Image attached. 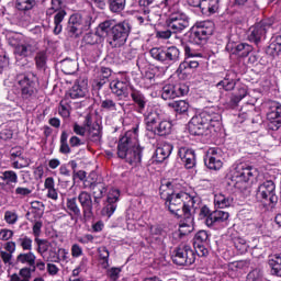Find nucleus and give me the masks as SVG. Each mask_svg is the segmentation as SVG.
<instances>
[{
    "mask_svg": "<svg viewBox=\"0 0 281 281\" xmlns=\"http://www.w3.org/2000/svg\"><path fill=\"white\" fill-rule=\"evenodd\" d=\"M166 188L168 190H164L160 196L165 200V207L168 209L170 214L181 217L188 212H196L199 210L201 199L196 196V193H188L183 189L175 187L172 182H168Z\"/></svg>",
    "mask_w": 281,
    "mask_h": 281,
    "instance_id": "nucleus-1",
    "label": "nucleus"
},
{
    "mask_svg": "<svg viewBox=\"0 0 281 281\" xmlns=\"http://www.w3.org/2000/svg\"><path fill=\"white\" fill-rule=\"evenodd\" d=\"M97 34L100 38L108 36V43L112 48L124 47L131 34V23L105 20L98 25Z\"/></svg>",
    "mask_w": 281,
    "mask_h": 281,
    "instance_id": "nucleus-2",
    "label": "nucleus"
},
{
    "mask_svg": "<svg viewBox=\"0 0 281 281\" xmlns=\"http://www.w3.org/2000/svg\"><path fill=\"white\" fill-rule=\"evenodd\" d=\"M117 155L120 159H125L130 166L142 164V147L137 140L135 132H126L119 140Z\"/></svg>",
    "mask_w": 281,
    "mask_h": 281,
    "instance_id": "nucleus-3",
    "label": "nucleus"
},
{
    "mask_svg": "<svg viewBox=\"0 0 281 281\" xmlns=\"http://www.w3.org/2000/svg\"><path fill=\"white\" fill-rule=\"evenodd\" d=\"M218 126H221V114L214 108H209L193 116L189 123L192 135H205L206 131H212Z\"/></svg>",
    "mask_w": 281,
    "mask_h": 281,
    "instance_id": "nucleus-4",
    "label": "nucleus"
},
{
    "mask_svg": "<svg viewBox=\"0 0 281 281\" xmlns=\"http://www.w3.org/2000/svg\"><path fill=\"white\" fill-rule=\"evenodd\" d=\"M258 177V169L248 162H236L232 175V183L239 192L249 190L251 181Z\"/></svg>",
    "mask_w": 281,
    "mask_h": 281,
    "instance_id": "nucleus-5",
    "label": "nucleus"
},
{
    "mask_svg": "<svg viewBox=\"0 0 281 281\" xmlns=\"http://www.w3.org/2000/svg\"><path fill=\"white\" fill-rule=\"evenodd\" d=\"M8 44L13 47V54L15 56L16 63H27V58H32L36 52V47L32 42L25 40V36L21 33H8L7 34Z\"/></svg>",
    "mask_w": 281,
    "mask_h": 281,
    "instance_id": "nucleus-6",
    "label": "nucleus"
},
{
    "mask_svg": "<svg viewBox=\"0 0 281 281\" xmlns=\"http://www.w3.org/2000/svg\"><path fill=\"white\" fill-rule=\"evenodd\" d=\"M147 131L155 133V135H170L172 131V123L170 121H161V114H159V110L149 109L145 114Z\"/></svg>",
    "mask_w": 281,
    "mask_h": 281,
    "instance_id": "nucleus-7",
    "label": "nucleus"
},
{
    "mask_svg": "<svg viewBox=\"0 0 281 281\" xmlns=\"http://www.w3.org/2000/svg\"><path fill=\"white\" fill-rule=\"evenodd\" d=\"M212 34H214V22H198L189 36V41L194 45H203Z\"/></svg>",
    "mask_w": 281,
    "mask_h": 281,
    "instance_id": "nucleus-8",
    "label": "nucleus"
},
{
    "mask_svg": "<svg viewBox=\"0 0 281 281\" xmlns=\"http://www.w3.org/2000/svg\"><path fill=\"white\" fill-rule=\"evenodd\" d=\"M149 54L154 60H158V63H164V65H173L179 60V56L181 52L177 46L171 47H154L149 50Z\"/></svg>",
    "mask_w": 281,
    "mask_h": 281,
    "instance_id": "nucleus-9",
    "label": "nucleus"
},
{
    "mask_svg": "<svg viewBox=\"0 0 281 281\" xmlns=\"http://www.w3.org/2000/svg\"><path fill=\"white\" fill-rule=\"evenodd\" d=\"M273 30V21L271 20H261L248 31V41L258 45L262 41L267 40V34Z\"/></svg>",
    "mask_w": 281,
    "mask_h": 281,
    "instance_id": "nucleus-10",
    "label": "nucleus"
},
{
    "mask_svg": "<svg viewBox=\"0 0 281 281\" xmlns=\"http://www.w3.org/2000/svg\"><path fill=\"white\" fill-rule=\"evenodd\" d=\"M172 260L179 267H190V265H194L196 254H194L192 247L182 244L175 249Z\"/></svg>",
    "mask_w": 281,
    "mask_h": 281,
    "instance_id": "nucleus-11",
    "label": "nucleus"
},
{
    "mask_svg": "<svg viewBox=\"0 0 281 281\" xmlns=\"http://www.w3.org/2000/svg\"><path fill=\"white\" fill-rule=\"evenodd\" d=\"M257 200L266 205H276L278 195H276V183L272 180H267L259 184L256 193Z\"/></svg>",
    "mask_w": 281,
    "mask_h": 281,
    "instance_id": "nucleus-12",
    "label": "nucleus"
},
{
    "mask_svg": "<svg viewBox=\"0 0 281 281\" xmlns=\"http://www.w3.org/2000/svg\"><path fill=\"white\" fill-rule=\"evenodd\" d=\"M167 27L177 34L183 32V30L190 27V18L179 9L176 12H171L167 19Z\"/></svg>",
    "mask_w": 281,
    "mask_h": 281,
    "instance_id": "nucleus-13",
    "label": "nucleus"
},
{
    "mask_svg": "<svg viewBox=\"0 0 281 281\" xmlns=\"http://www.w3.org/2000/svg\"><path fill=\"white\" fill-rule=\"evenodd\" d=\"M268 128L278 131L281 126V103L278 101H268L266 103Z\"/></svg>",
    "mask_w": 281,
    "mask_h": 281,
    "instance_id": "nucleus-14",
    "label": "nucleus"
},
{
    "mask_svg": "<svg viewBox=\"0 0 281 281\" xmlns=\"http://www.w3.org/2000/svg\"><path fill=\"white\" fill-rule=\"evenodd\" d=\"M89 25H91L89 18H82L78 14H75L71 15L68 21L67 31L69 36L78 38V36L82 34V30L85 27H89Z\"/></svg>",
    "mask_w": 281,
    "mask_h": 281,
    "instance_id": "nucleus-15",
    "label": "nucleus"
},
{
    "mask_svg": "<svg viewBox=\"0 0 281 281\" xmlns=\"http://www.w3.org/2000/svg\"><path fill=\"white\" fill-rule=\"evenodd\" d=\"M190 89L186 83H168L162 87L161 98L162 100H175V98H181L188 95Z\"/></svg>",
    "mask_w": 281,
    "mask_h": 281,
    "instance_id": "nucleus-16",
    "label": "nucleus"
},
{
    "mask_svg": "<svg viewBox=\"0 0 281 281\" xmlns=\"http://www.w3.org/2000/svg\"><path fill=\"white\" fill-rule=\"evenodd\" d=\"M23 100H30L36 93V75L29 74L19 80Z\"/></svg>",
    "mask_w": 281,
    "mask_h": 281,
    "instance_id": "nucleus-17",
    "label": "nucleus"
},
{
    "mask_svg": "<svg viewBox=\"0 0 281 281\" xmlns=\"http://www.w3.org/2000/svg\"><path fill=\"white\" fill-rule=\"evenodd\" d=\"M204 164L209 170L218 171L223 168V151L218 147H212L207 150Z\"/></svg>",
    "mask_w": 281,
    "mask_h": 281,
    "instance_id": "nucleus-18",
    "label": "nucleus"
},
{
    "mask_svg": "<svg viewBox=\"0 0 281 281\" xmlns=\"http://www.w3.org/2000/svg\"><path fill=\"white\" fill-rule=\"evenodd\" d=\"M36 261V254L34 251L20 252L15 258V263L22 267L20 270L29 271L32 276L34 273V262Z\"/></svg>",
    "mask_w": 281,
    "mask_h": 281,
    "instance_id": "nucleus-19",
    "label": "nucleus"
},
{
    "mask_svg": "<svg viewBox=\"0 0 281 281\" xmlns=\"http://www.w3.org/2000/svg\"><path fill=\"white\" fill-rule=\"evenodd\" d=\"M207 245H210V234L207 231H200L193 238V247L198 255L207 256Z\"/></svg>",
    "mask_w": 281,
    "mask_h": 281,
    "instance_id": "nucleus-20",
    "label": "nucleus"
},
{
    "mask_svg": "<svg viewBox=\"0 0 281 281\" xmlns=\"http://www.w3.org/2000/svg\"><path fill=\"white\" fill-rule=\"evenodd\" d=\"M1 181L0 188L3 192H12L19 183V175L14 170H5L1 172Z\"/></svg>",
    "mask_w": 281,
    "mask_h": 281,
    "instance_id": "nucleus-21",
    "label": "nucleus"
},
{
    "mask_svg": "<svg viewBox=\"0 0 281 281\" xmlns=\"http://www.w3.org/2000/svg\"><path fill=\"white\" fill-rule=\"evenodd\" d=\"M120 201V189H111L108 192L106 204L103 209V214L111 218L117 210V202Z\"/></svg>",
    "mask_w": 281,
    "mask_h": 281,
    "instance_id": "nucleus-22",
    "label": "nucleus"
},
{
    "mask_svg": "<svg viewBox=\"0 0 281 281\" xmlns=\"http://www.w3.org/2000/svg\"><path fill=\"white\" fill-rule=\"evenodd\" d=\"M183 220L179 224V231L176 232L175 236H188L194 232V212L184 213Z\"/></svg>",
    "mask_w": 281,
    "mask_h": 281,
    "instance_id": "nucleus-23",
    "label": "nucleus"
},
{
    "mask_svg": "<svg viewBox=\"0 0 281 281\" xmlns=\"http://www.w3.org/2000/svg\"><path fill=\"white\" fill-rule=\"evenodd\" d=\"M184 53L186 56H188V59L182 61L179 67L177 72L178 74H183L186 69H196L199 67V63L196 60L190 59V58H202L203 56L201 54L192 53V48L190 46L184 47Z\"/></svg>",
    "mask_w": 281,
    "mask_h": 281,
    "instance_id": "nucleus-24",
    "label": "nucleus"
},
{
    "mask_svg": "<svg viewBox=\"0 0 281 281\" xmlns=\"http://www.w3.org/2000/svg\"><path fill=\"white\" fill-rule=\"evenodd\" d=\"M85 126L88 128V137L91 142H100L102 139V127L100 123L91 121V115L86 116Z\"/></svg>",
    "mask_w": 281,
    "mask_h": 281,
    "instance_id": "nucleus-25",
    "label": "nucleus"
},
{
    "mask_svg": "<svg viewBox=\"0 0 281 281\" xmlns=\"http://www.w3.org/2000/svg\"><path fill=\"white\" fill-rule=\"evenodd\" d=\"M227 52H231V54H235V56H239L240 58H247L251 52H254V46L247 44V43H240L235 44L229 42L226 45Z\"/></svg>",
    "mask_w": 281,
    "mask_h": 281,
    "instance_id": "nucleus-26",
    "label": "nucleus"
},
{
    "mask_svg": "<svg viewBox=\"0 0 281 281\" xmlns=\"http://www.w3.org/2000/svg\"><path fill=\"white\" fill-rule=\"evenodd\" d=\"M131 98L133 100V102H135L136 104V109H137V113H140L142 115H144V119L146 120V113H148L149 109H155L150 105H148L146 108V97L138 90H132L131 91Z\"/></svg>",
    "mask_w": 281,
    "mask_h": 281,
    "instance_id": "nucleus-27",
    "label": "nucleus"
},
{
    "mask_svg": "<svg viewBox=\"0 0 281 281\" xmlns=\"http://www.w3.org/2000/svg\"><path fill=\"white\" fill-rule=\"evenodd\" d=\"M85 188H89L90 192H92L94 203L100 205V201H102L108 191L106 184L104 182H91L90 184L85 182Z\"/></svg>",
    "mask_w": 281,
    "mask_h": 281,
    "instance_id": "nucleus-28",
    "label": "nucleus"
},
{
    "mask_svg": "<svg viewBox=\"0 0 281 281\" xmlns=\"http://www.w3.org/2000/svg\"><path fill=\"white\" fill-rule=\"evenodd\" d=\"M178 157H180L181 161H183L186 168L189 170L196 166V156L190 147H180L178 150Z\"/></svg>",
    "mask_w": 281,
    "mask_h": 281,
    "instance_id": "nucleus-29",
    "label": "nucleus"
},
{
    "mask_svg": "<svg viewBox=\"0 0 281 281\" xmlns=\"http://www.w3.org/2000/svg\"><path fill=\"white\" fill-rule=\"evenodd\" d=\"M77 200L82 207L83 215L91 216V214L93 213V199L91 198V193L87 191H80Z\"/></svg>",
    "mask_w": 281,
    "mask_h": 281,
    "instance_id": "nucleus-30",
    "label": "nucleus"
},
{
    "mask_svg": "<svg viewBox=\"0 0 281 281\" xmlns=\"http://www.w3.org/2000/svg\"><path fill=\"white\" fill-rule=\"evenodd\" d=\"M229 220V213L225 211H214L205 220L207 227H214V225H223Z\"/></svg>",
    "mask_w": 281,
    "mask_h": 281,
    "instance_id": "nucleus-31",
    "label": "nucleus"
},
{
    "mask_svg": "<svg viewBox=\"0 0 281 281\" xmlns=\"http://www.w3.org/2000/svg\"><path fill=\"white\" fill-rule=\"evenodd\" d=\"M110 89L112 93H115L119 98H128L131 87L128 86V81L115 79L110 82Z\"/></svg>",
    "mask_w": 281,
    "mask_h": 281,
    "instance_id": "nucleus-32",
    "label": "nucleus"
},
{
    "mask_svg": "<svg viewBox=\"0 0 281 281\" xmlns=\"http://www.w3.org/2000/svg\"><path fill=\"white\" fill-rule=\"evenodd\" d=\"M89 93V88L87 87L86 79H79L77 83L72 86L69 90V97L72 100H78L80 98H85Z\"/></svg>",
    "mask_w": 281,
    "mask_h": 281,
    "instance_id": "nucleus-33",
    "label": "nucleus"
},
{
    "mask_svg": "<svg viewBox=\"0 0 281 281\" xmlns=\"http://www.w3.org/2000/svg\"><path fill=\"white\" fill-rule=\"evenodd\" d=\"M66 212L70 216L71 221H78L82 216L80 206L78 205V198H68L66 200Z\"/></svg>",
    "mask_w": 281,
    "mask_h": 281,
    "instance_id": "nucleus-34",
    "label": "nucleus"
},
{
    "mask_svg": "<svg viewBox=\"0 0 281 281\" xmlns=\"http://www.w3.org/2000/svg\"><path fill=\"white\" fill-rule=\"evenodd\" d=\"M214 205L220 210L232 207L234 205V196H232L229 193H223V192L215 193Z\"/></svg>",
    "mask_w": 281,
    "mask_h": 281,
    "instance_id": "nucleus-35",
    "label": "nucleus"
},
{
    "mask_svg": "<svg viewBox=\"0 0 281 281\" xmlns=\"http://www.w3.org/2000/svg\"><path fill=\"white\" fill-rule=\"evenodd\" d=\"M200 10L205 16H212L218 12V0H202Z\"/></svg>",
    "mask_w": 281,
    "mask_h": 281,
    "instance_id": "nucleus-36",
    "label": "nucleus"
},
{
    "mask_svg": "<svg viewBox=\"0 0 281 281\" xmlns=\"http://www.w3.org/2000/svg\"><path fill=\"white\" fill-rule=\"evenodd\" d=\"M172 153V145L169 143H161L156 149V161L161 164L170 157Z\"/></svg>",
    "mask_w": 281,
    "mask_h": 281,
    "instance_id": "nucleus-37",
    "label": "nucleus"
},
{
    "mask_svg": "<svg viewBox=\"0 0 281 281\" xmlns=\"http://www.w3.org/2000/svg\"><path fill=\"white\" fill-rule=\"evenodd\" d=\"M144 12L147 23H159V21H161V8L153 7L150 9H145Z\"/></svg>",
    "mask_w": 281,
    "mask_h": 281,
    "instance_id": "nucleus-38",
    "label": "nucleus"
},
{
    "mask_svg": "<svg viewBox=\"0 0 281 281\" xmlns=\"http://www.w3.org/2000/svg\"><path fill=\"white\" fill-rule=\"evenodd\" d=\"M55 16H54V34H60L63 32V21L65 20V16H67V12L65 10L55 9Z\"/></svg>",
    "mask_w": 281,
    "mask_h": 281,
    "instance_id": "nucleus-39",
    "label": "nucleus"
},
{
    "mask_svg": "<svg viewBox=\"0 0 281 281\" xmlns=\"http://www.w3.org/2000/svg\"><path fill=\"white\" fill-rule=\"evenodd\" d=\"M61 71L67 76H71L78 71V61L74 59H64L60 61Z\"/></svg>",
    "mask_w": 281,
    "mask_h": 281,
    "instance_id": "nucleus-40",
    "label": "nucleus"
},
{
    "mask_svg": "<svg viewBox=\"0 0 281 281\" xmlns=\"http://www.w3.org/2000/svg\"><path fill=\"white\" fill-rule=\"evenodd\" d=\"M233 76L234 75L232 74L226 75L225 78L216 85V87H222L224 91H234L236 88V80H234Z\"/></svg>",
    "mask_w": 281,
    "mask_h": 281,
    "instance_id": "nucleus-41",
    "label": "nucleus"
},
{
    "mask_svg": "<svg viewBox=\"0 0 281 281\" xmlns=\"http://www.w3.org/2000/svg\"><path fill=\"white\" fill-rule=\"evenodd\" d=\"M98 254H99L100 267L102 269H106L108 267H110L109 257L111 256V254L109 252V249L106 248V246L99 247Z\"/></svg>",
    "mask_w": 281,
    "mask_h": 281,
    "instance_id": "nucleus-42",
    "label": "nucleus"
},
{
    "mask_svg": "<svg viewBox=\"0 0 281 281\" xmlns=\"http://www.w3.org/2000/svg\"><path fill=\"white\" fill-rule=\"evenodd\" d=\"M35 243L37 245L36 251L43 258L47 251H49L52 244L46 239L35 238Z\"/></svg>",
    "mask_w": 281,
    "mask_h": 281,
    "instance_id": "nucleus-43",
    "label": "nucleus"
},
{
    "mask_svg": "<svg viewBox=\"0 0 281 281\" xmlns=\"http://www.w3.org/2000/svg\"><path fill=\"white\" fill-rule=\"evenodd\" d=\"M149 234L151 238H156V240H164L166 238L167 233L159 225H151L148 227Z\"/></svg>",
    "mask_w": 281,
    "mask_h": 281,
    "instance_id": "nucleus-44",
    "label": "nucleus"
},
{
    "mask_svg": "<svg viewBox=\"0 0 281 281\" xmlns=\"http://www.w3.org/2000/svg\"><path fill=\"white\" fill-rule=\"evenodd\" d=\"M42 258L45 262H60V255H58L56 247L53 246H50V249H48Z\"/></svg>",
    "mask_w": 281,
    "mask_h": 281,
    "instance_id": "nucleus-45",
    "label": "nucleus"
},
{
    "mask_svg": "<svg viewBox=\"0 0 281 281\" xmlns=\"http://www.w3.org/2000/svg\"><path fill=\"white\" fill-rule=\"evenodd\" d=\"M169 106L176 111V113H188V109H190V103L188 101H173L169 103Z\"/></svg>",
    "mask_w": 281,
    "mask_h": 281,
    "instance_id": "nucleus-46",
    "label": "nucleus"
},
{
    "mask_svg": "<svg viewBox=\"0 0 281 281\" xmlns=\"http://www.w3.org/2000/svg\"><path fill=\"white\" fill-rule=\"evenodd\" d=\"M67 139H69V134H67V132H63L60 135V147H59V153H61V155H69V153H71V147H69Z\"/></svg>",
    "mask_w": 281,
    "mask_h": 281,
    "instance_id": "nucleus-47",
    "label": "nucleus"
},
{
    "mask_svg": "<svg viewBox=\"0 0 281 281\" xmlns=\"http://www.w3.org/2000/svg\"><path fill=\"white\" fill-rule=\"evenodd\" d=\"M32 244L33 240L31 237H27V235H21L20 238H18V245L23 251H32Z\"/></svg>",
    "mask_w": 281,
    "mask_h": 281,
    "instance_id": "nucleus-48",
    "label": "nucleus"
},
{
    "mask_svg": "<svg viewBox=\"0 0 281 281\" xmlns=\"http://www.w3.org/2000/svg\"><path fill=\"white\" fill-rule=\"evenodd\" d=\"M36 5V0H16V8L22 12H27Z\"/></svg>",
    "mask_w": 281,
    "mask_h": 281,
    "instance_id": "nucleus-49",
    "label": "nucleus"
},
{
    "mask_svg": "<svg viewBox=\"0 0 281 281\" xmlns=\"http://www.w3.org/2000/svg\"><path fill=\"white\" fill-rule=\"evenodd\" d=\"M32 280V274H29L27 270H21L19 273H13L10 276L9 281H30Z\"/></svg>",
    "mask_w": 281,
    "mask_h": 281,
    "instance_id": "nucleus-50",
    "label": "nucleus"
},
{
    "mask_svg": "<svg viewBox=\"0 0 281 281\" xmlns=\"http://www.w3.org/2000/svg\"><path fill=\"white\" fill-rule=\"evenodd\" d=\"M35 65L37 69H45L47 65V54L45 52H40L35 56Z\"/></svg>",
    "mask_w": 281,
    "mask_h": 281,
    "instance_id": "nucleus-51",
    "label": "nucleus"
},
{
    "mask_svg": "<svg viewBox=\"0 0 281 281\" xmlns=\"http://www.w3.org/2000/svg\"><path fill=\"white\" fill-rule=\"evenodd\" d=\"M111 12H122L126 5V0H109Z\"/></svg>",
    "mask_w": 281,
    "mask_h": 281,
    "instance_id": "nucleus-52",
    "label": "nucleus"
},
{
    "mask_svg": "<svg viewBox=\"0 0 281 281\" xmlns=\"http://www.w3.org/2000/svg\"><path fill=\"white\" fill-rule=\"evenodd\" d=\"M247 267H249V262L247 261H234L228 265V271L238 272L243 269H247Z\"/></svg>",
    "mask_w": 281,
    "mask_h": 281,
    "instance_id": "nucleus-53",
    "label": "nucleus"
},
{
    "mask_svg": "<svg viewBox=\"0 0 281 281\" xmlns=\"http://www.w3.org/2000/svg\"><path fill=\"white\" fill-rule=\"evenodd\" d=\"M281 52V44L278 42H272L266 49L268 56H278Z\"/></svg>",
    "mask_w": 281,
    "mask_h": 281,
    "instance_id": "nucleus-54",
    "label": "nucleus"
},
{
    "mask_svg": "<svg viewBox=\"0 0 281 281\" xmlns=\"http://www.w3.org/2000/svg\"><path fill=\"white\" fill-rule=\"evenodd\" d=\"M101 109H104L105 111H117V103L112 99H104L101 100Z\"/></svg>",
    "mask_w": 281,
    "mask_h": 281,
    "instance_id": "nucleus-55",
    "label": "nucleus"
},
{
    "mask_svg": "<svg viewBox=\"0 0 281 281\" xmlns=\"http://www.w3.org/2000/svg\"><path fill=\"white\" fill-rule=\"evenodd\" d=\"M162 3L168 8L169 14L171 12H179V0H162Z\"/></svg>",
    "mask_w": 281,
    "mask_h": 281,
    "instance_id": "nucleus-56",
    "label": "nucleus"
},
{
    "mask_svg": "<svg viewBox=\"0 0 281 281\" xmlns=\"http://www.w3.org/2000/svg\"><path fill=\"white\" fill-rule=\"evenodd\" d=\"M0 258L4 265L8 267H12V258H14V255L12 252H8L5 250L0 251Z\"/></svg>",
    "mask_w": 281,
    "mask_h": 281,
    "instance_id": "nucleus-57",
    "label": "nucleus"
},
{
    "mask_svg": "<svg viewBox=\"0 0 281 281\" xmlns=\"http://www.w3.org/2000/svg\"><path fill=\"white\" fill-rule=\"evenodd\" d=\"M246 281H262V270L255 269L247 274Z\"/></svg>",
    "mask_w": 281,
    "mask_h": 281,
    "instance_id": "nucleus-58",
    "label": "nucleus"
},
{
    "mask_svg": "<svg viewBox=\"0 0 281 281\" xmlns=\"http://www.w3.org/2000/svg\"><path fill=\"white\" fill-rule=\"evenodd\" d=\"M4 221L8 225H14L19 221V215L15 212L7 211L4 213Z\"/></svg>",
    "mask_w": 281,
    "mask_h": 281,
    "instance_id": "nucleus-59",
    "label": "nucleus"
},
{
    "mask_svg": "<svg viewBox=\"0 0 281 281\" xmlns=\"http://www.w3.org/2000/svg\"><path fill=\"white\" fill-rule=\"evenodd\" d=\"M98 31L95 33H88L85 35L83 41L87 45H95L98 43Z\"/></svg>",
    "mask_w": 281,
    "mask_h": 281,
    "instance_id": "nucleus-60",
    "label": "nucleus"
},
{
    "mask_svg": "<svg viewBox=\"0 0 281 281\" xmlns=\"http://www.w3.org/2000/svg\"><path fill=\"white\" fill-rule=\"evenodd\" d=\"M268 263L271 267V269L276 267H281V255L280 254L271 255L268 259Z\"/></svg>",
    "mask_w": 281,
    "mask_h": 281,
    "instance_id": "nucleus-61",
    "label": "nucleus"
},
{
    "mask_svg": "<svg viewBox=\"0 0 281 281\" xmlns=\"http://www.w3.org/2000/svg\"><path fill=\"white\" fill-rule=\"evenodd\" d=\"M120 273H122V269L113 267L108 270L106 276L110 280L117 281L120 279Z\"/></svg>",
    "mask_w": 281,
    "mask_h": 281,
    "instance_id": "nucleus-62",
    "label": "nucleus"
},
{
    "mask_svg": "<svg viewBox=\"0 0 281 281\" xmlns=\"http://www.w3.org/2000/svg\"><path fill=\"white\" fill-rule=\"evenodd\" d=\"M143 80H144L147 89L149 87H153V83L155 82V74H153V71H145Z\"/></svg>",
    "mask_w": 281,
    "mask_h": 281,
    "instance_id": "nucleus-63",
    "label": "nucleus"
},
{
    "mask_svg": "<svg viewBox=\"0 0 281 281\" xmlns=\"http://www.w3.org/2000/svg\"><path fill=\"white\" fill-rule=\"evenodd\" d=\"M246 97H247V88L241 87V88L238 89V94H236L232 99V102H234L235 104H238V102H240V100H243Z\"/></svg>",
    "mask_w": 281,
    "mask_h": 281,
    "instance_id": "nucleus-64",
    "label": "nucleus"
}]
</instances>
